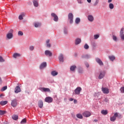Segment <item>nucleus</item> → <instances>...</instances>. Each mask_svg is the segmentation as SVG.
Segmentation results:
<instances>
[{
    "mask_svg": "<svg viewBox=\"0 0 124 124\" xmlns=\"http://www.w3.org/2000/svg\"><path fill=\"white\" fill-rule=\"evenodd\" d=\"M5 113H6V111H5L0 110V115H3Z\"/></svg>",
    "mask_w": 124,
    "mask_h": 124,
    "instance_id": "nucleus-33",
    "label": "nucleus"
},
{
    "mask_svg": "<svg viewBox=\"0 0 124 124\" xmlns=\"http://www.w3.org/2000/svg\"><path fill=\"white\" fill-rule=\"evenodd\" d=\"M77 69V66L73 65V66H71V67H70V71H71L72 72H74V71H75V69Z\"/></svg>",
    "mask_w": 124,
    "mask_h": 124,
    "instance_id": "nucleus-23",
    "label": "nucleus"
},
{
    "mask_svg": "<svg viewBox=\"0 0 124 124\" xmlns=\"http://www.w3.org/2000/svg\"><path fill=\"white\" fill-rule=\"evenodd\" d=\"M33 3L34 4V6L37 7L38 6V3L36 0H33Z\"/></svg>",
    "mask_w": 124,
    "mask_h": 124,
    "instance_id": "nucleus-26",
    "label": "nucleus"
},
{
    "mask_svg": "<svg viewBox=\"0 0 124 124\" xmlns=\"http://www.w3.org/2000/svg\"><path fill=\"white\" fill-rule=\"evenodd\" d=\"M112 0H108V3H111Z\"/></svg>",
    "mask_w": 124,
    "mask_h": 124,
    "instance_id": "nucleus-56",
    "label": "nucleus"
},
{
    "mask_svg": "<svg viewBox=\"0 0 124 124\" xmlns=\"http://www.w3.org/2000/svg\"><path fill=\"white\" fill-rule=\"evenodd\" d=\"M40 90L42 91V92H50V89L46 88H41Z\"/></svg>",
    "mask_w": 124,
    "mask_h": 124,
    "instance_id": "nucleus-13",
    "label": "nucleus"
},
{
    "mask_svg": "<svg viewBox=\"0 0 124 124\" xmlns=\"http://www.w3.org/2000/svg\"><path fill=\"white\" fill-rule=\"evenodd\" d=\"M78 3L79 4H81L82 2L81 0H78Z\"/></svg>",
    "mask_w": 124,
    "mask_h": 124,
    "instance_id": "nucleus-52",
    "label": "nucleus"
},
{
    "mask_svg": "<svg viewBox=\"0 0 124 124\" xmlns=\"http://www.w3.org/2000/svg\"><path fill=\"white\" fill-rule=\"evenodd\" d=\"M105 72L100 73L99 76H98V79H102L105 77Z\"/></svg>",
    "mask_w": 124,
    "mask_h": 124,
    "instance_id": "nucleus-15",
    "label": "nucleus"
},
{
    "mask_svg": "<svg viewBox=\"0 0 124 124\" xmlns=\"http://www.w3.org/2000/svg\"><path fill=\"white\" fill-rule=\"evenodd\" d=\"M1 83H2L1 78H0V84H1Z\"/></svg>",
    "mask_w": 124,
    "mask_h": 124,
    "instance_id": "nucleus-58",
    "label": "nucleus"
},
{
    "mask_svg": "<svg viewBox=\"0 0 124 124\" xmlns=\"http://www.w3.org/2000/svg\"><path fill=\"white\" fill-rule=\"evenodd\" d=\"M16 93H18L21 92V89L19 86L16 87L15 91H14Z\"/></svg>",
    "mask_w": 124,
    "mask_h": 124,
    "instance_id": "nucleus-14",
    "label": "nucleus"
},
{
    "mask_svg": "<svg viewBox=\"0 0 124 124\" xmlns=\"http://www.w3.org/2000/svg\"><path fill=\"white\" fill-rule=\"evenodd\" d=\"M86 67H87V68H89V64L88 63H86Z\"/></svg>",
    "mask_w": 124,
    "mask_h": 124,
    "instance_id": "nucleus-53",
    "label": "nucleus"
},
{
    "mask_svg": "<svg viewBox=\"0 0 124 124\" xmlns=\"http://www.w3.org/2000/svg\"><path fill=\"white\" fill-rule=\"evenodd\" d=\"M58 73L56 72L55 71H53L52 72H51V75H52V76L53 77L58 75Z\"/></svg>",
    "mask_w": 124,
    "mask_h": 124,
    "instance_id": "nucleus-27",
    "label": "nucleus"
},
{
    "mask_svg": "<svg viewBox=\"0 0 124 124\" xmlns=\"http://www.w3.org/2000/svg\"><path fill=\"white\" fill-rule=\"evenodd\" d=\"M117 117L119 118H121V115L119 114V113L117 112H116L114 113V116L110 117V121H111V122H114L116 120V118Z\"/></svg>",
    "mask_w": 124,
    "mask_h": 124,
    "instance_id": "nucleus-1",
    "label": "nucleus"
},
{
    "mask_svg": "<svg viewBox=\"0 0 124 124\" xmlns=\"http://www.w3.org/2000/svg\"><path fill=\"white\" fill-rule=\"evenodd\" d=\"M7 103H8L7 101H2L0 102V105L1 106H5Z\"/></svg>",
    "mask_w": 124,
    "mask_h": 124,
    "instance_id": "nucleus-24",
    "label": "nucleus"
},
{
    "mask_svg": "<svg viewBox=\"0 0 124 124\" xmlns=\"http://www.w3.org/2000/svg\"><path fill=\"white\" fill-rule=\"evenodd\" d=\"M96 62L97 63H98V64H99V65H101V66L104 65L103 62H102V60H101L100 59H99V58H97L96 59Z\"/></svg>",
    "mask_w": 124,
    "mask_h": 124,
    "instance_id": "nucleus-11",
    "label": "nucleus"
},
{
    "mask_svg": "<svg viewBox=\"0 0 124 124\" xmlns=\"http://www.w3.org/2000/svg\"><path fill=\"white\" fill-rule=\"evenodd\" d=\"M46 66H47V63H46V62H43L41 64L40 66V69H43L46 68Z\"/></svg>",
    "mask_w": 124,
    "mask_h": 124,
    "instance_id": "nucleus-12",
    "label": "nucleus"
},
{
    "mask_svg": "<svg viewBox=\"0 0 124 124\" xmlns=\"http://www.w3.org/2000/svg\"><path fill=\"white\" fill-rule=\"evenodd\" d=\"M83 58H84L85 59H88L90 58V56L88 55H86V56H84V57H83Z\"/></svg>",
    "mask_w": 124,
    "mask_h": 124,
    "instance_id": "nucleus-47",
    "label": "nucleus"
},
{
    "mask_svg": "<svg viewBox=\"0 0 124 124\" xmlns=\"http://www.w3.org/2000/svg\"><path fill=\"white\" fill-rule=\"evenodd\" d=\"M83 72V70H82V69L80 68L78 69V73L79 74H82Z\"/></svg>",
    "mask_w": 124,
    "mask_h": 124,
    "instance_id": "nucleus-45",
    "label": "nucleus"
},
{
    "mask_svg": "<svg viewBox=\"0 0 124 124\" xmlns=\"http://www.w3.org/2000/svg\"><path fill=\"white\" fill-rule=\"evenodd\" d=\"M89 48V46L87 44L85 45L84 46V49H88Z\"/></svg>",
    "mask_w": 124,
    "mask_h": 124,
    "instance_id": "nucleus-44",
    "label": "nucleus"
},
{
    "mask_svg": "<svg viewBox=\"0 0 124 124\" xmlns=\"http://www.w3.org/2000/svg\"><path fill=\"white\" fill-rule=\"evenodd\" d=\"M123 31H124V28H122L121 31H120V35H124L123 34Z\"/></svg>",
    "mask_w": 124,
    "mask_h": 124,
    "instance_id": "nucleus-42",
    "label": "nucleus"
},
{
    "mask_svg": "<svg viewBox=\"0 0 124 124\" xmlns=\"http://www.w3.org/2000/svg\"><path fill=\"white\" fill-rule=\"evenodd\" d=\"M34 50V46H30V51H33Z\"/></svg>",
    "mask_w": 124,
    "mask_h": 124,
    "instance_id": "nucleus-43",
    "label": "nucleus"
},
{
    "mask_svg": "<svg viewBox=\"0 0 124 124\" xmlns=\"http://www.w3.org/2000/svg\"><path fill=\"white\" fill-rule=\"evenodd\" d=\"M112 39L114 41L117 42V36H116L115 35H112Z\"/></svg>",
    "mask_w": 124,
    "mask_h": 124,
    "instance_id": "nucleus-34",
    "label": "nucleus"
},
{
    "mask_svg": "<svg viewBox=\"0 0 124 124\" xmlns=\"http://www.w3.org/2000/svg\"><path fill=\"white\" fill-rule=\"evenodd\" d=\"M101 91L104 94H108L109 93V89L107 88H101Z\"/></svg>",
    "mask_w": 124,
    "mask_h": 124,
    "instance_id": "nucleus-6",
    "label": "nucleus"
},
{
    "mask_svg": "<svg viewBox=\"0 0 124 124\" xmlns=\"http://www.w3.org/2000/svg\"><path fill=\"white\" fill-rule=\"evenodd\" d=\"M59 59L60 62H63V55L61 54V55H60L59 56Z\"/></svg>",
    "mask_w": 124,
    "mask_h": 124,
    "instance_id": "nucleus-19",
    "label": "nucleus"
},
{
    "mask_svg": "<svg viewBox=\"0 0 124 124\" xmlns=\"http://www.w3.org/2000/svg\"><path fill=\"white\" fill-rule=\"evenodd\" d=\"M122 39L124 40V34L120 35Z\"/></svg>",
    "mask_w": 124,
    "mask_h": 124,
    "instance_id": "nucleus-49",
    "label": "nucleus"
},
{
    "mask_svg": "<svg viewBox=\"0 0 124 124\" xmlns=\"http://www.w3.org/2000/svg\"><path fill=\"white\" fill-rule=\"evenodd\" d=\"M12 119L13 120L16 121L18 119V116L16 115H14L12 116Z\"/></svg>",
    "mask_w": 124,
    "mask_h": 124,
    "instance_id": "nucleus-32",
    "label": "nucleus"
},
{
    "mask_svg": "<svg viewBox=\"0 0 124 124\" xmlns=\"http://www.w3.org/2000/svg\"><path fill=\"white\" fill-rule=\"evenodd\" d=\"M53 98L50 96H48L45 98V102H47L48 103H50L53 102Z\"/></svg>",
    "mask_w": 124,
    "mask_h": 124,
    "instance_id": "nucleus-5",
    "label": "nucleus"
},
{
    "mask_svg": "<svg viewBox=\"0 0 124 124\" xmlns=\"http://www.w3.org/2000/svg\"><path fill=\"white\" fill-rule=\"evenodd\" d=\"M23 17H24V16H18V19L19 20H22L23 19Z\"/></svg>",
    "mask_w": 124,
    "mask_h": 124,
    "instance_id": "nucleus-48",
    "label": "nucleus"
},
{
    "mask_svg": "<svg viewBox=\"0 0 124 124\" xmlns=\"http://www.w3.org/2000/svg\"><path fill=\"white\" fill-rule=\"evenodd\" d=\"M108 7H109L110 9H114V4L111 3H110L108 5Z\"/></svg>",
    "mask_w": 124,
    "mask_h": 124,
    "instance_id": "nucleus-31",
    "label": "nucleus"
},
{
    "mask_svg": "<svg viewBox=\"0 0 124 124\" xmlns=\"http://www.w3.org/2000/svg\"><path fill=\"white\" fill-rule=\"evenodd\" d=\"M38 106H39V108H43V102L42 101L40 100L39 102H38Z\"/></svg>",
    "mask_w": 124,
    "mask_h": 124,
    "instance_id": "nucleus-16",
    "label": "nucleus"
},
{
    "mask_svg": "<svg viewBox=\"0 0 124 124\" xmlns=\"http://www.w3.org/2000/svg\"><path fill=\"white\" fill-rule=\"evenodd\" d=\"M23 33L22 31H18V36H23Z\"/></svg>",
    "mask_w": 124,
    "mask_h": 124,
    "instance_id": "nucleus-40",
    "label": "nucleus"
},
{
    "mask_svg": "<svg viewBox=\"0 0 124 124\" xmlns=\"http://www.w3.org/2000/svg\"><path fill=\"white\" fill-rule=\"evenodd\" d=\"M69 100L70 101H73L74 100V99H73V98H70L69 99Z\"/></svg>",
    "mask_w": 124,
    "mask_h": 124,
    "instance_id": "nucleus-55",
    "label": "nucleus"
},
{
    "mask_svg": "<svg viewBox=\"0 0 124 124\" xmlns=\"http://www.w3.org/2000/svg\"><path fill=\"white\" fill-rule=\"evenodd\" d=\"M19 16H24V17H25V13H21V15H20Z\"/></svg>",
    "mask_w": 124,
    "mask_h": 124,
    "instance_id": "nucleus-50",
    "label": "nucleus"
},
{
    "mask_svg": "<svg viewBox=\"0 0 124 124\" xmlns=\"http://www.w3.org/2000/svg\"><path fill=\"white\" fill-rule=\"evenodd\" d=\"M83 117H85L86 118H88L89 117H90L91 112H89V111H84L83 113Z\"/></svg>",
    "mask_w": 124,
    "mask_h": 124,
    "instance_id": "nucleus-8",
    "label": "nucleus"
},
{
    "mask_svg": "<svg viewBox=\"0 0 124 124\" xmlns=\"http://www.w3.org/2000/svg\"><path fill=\"white\" fill-rule=\"evenodd\" d=\"M108 113V112L107 110H101V114L104 115H106Z\"/></svg>",
    "mask_w": 124,
    "mask_h": 124,
    "instance_id": "nucleus-28",
    "label": "nucleus"
},
{
    "mask_svg": "<svg viewBox=\"0 0 124 124\" xmlns=\"http://www.w3.org/2000/svg\"><path fill=\"white\" fill-rule=\"evenodd\" d=\"M108 58L111 61H113L114 60H115V57H114V56H109Z\"/></svg>",
    "mask_w": 124,
    "mask_h": 124,
    "instance_id": "nucleus-29",
    "label": "nucleus"
},
{
    "mask_svg": "<svg viewBox=\"0 0 124 124\" xmlns=\"http://www.w3.org/2000/svg\"><path fill=\"white\" fill-rule=\"evenodd\" d=\"M63 32H64V34H65V35L68 34V30L66 29H64Z\"/></svg>",
    "mask_w": 124,
    "mask_h": 124,
    "instance_id": "nucleus-37",
    "label": "nucleus"
},
{
    "mask_svg": "<svg viewBox=\"0 0 124 124\" xmlns=\"http://www.w3.org/2000/svg\"><path fill=\"white\" fill-rule=\"evenodd\" d=\"M45 55H46V56H48V57H51L52 55H53V54L52 53V52H51V51L49 50H46L45 51Z\"/></svg>",
    "mask_w": 124,
    "mask_h": 124,
    "instance_id": "nucleus-9",
    "label": "nucleus"
},
{
    "mask_svg": "<svg viewBox=\"0 0 124 124\" xmlns=\"http://www.w3.org/2000/svg\"><path fill=\"white\" fill-rule=\"evenodd\" d=\"M34 27H35V28H38L39 27L41 26V24L39 23H35L34 24Z\"/></svg>",
    "mask_w": 124,
    "mask_h": 124,
    "instance_id": "nucleus-30",
    "label": "nucleus"
},
{
    "mask_svg": "<svg viewBox=\"0 0 124 124\" xmlns=\"http://www.w3.org/2000/svg\"><path fill=\"white\" fill-rule=\"evenodd\" d=\"M7 89V86H6L3 87V88H2L1 91L3 92Z\"/></svg>",
    "mask_w": 124,
    "mask_h": 124,
    "instance_id": "nucleus-35",
    "label": "nucleus"
},
{
    "mask_svg": "<svg viewBox=\"0 0 124 124\" xmlns=\"http://www.w3.org/2000/svg\"><path fill=\"white\" fill-rule=\"evenodd\" d=\"M77 100H74L73 102L74 103V104H77Z\"/></svg>",
    "mask_w": 124,
    "mask_h": 124,
    "instance_id": "nucleus-54",
    "label": "nucleus"
},
{
    "mask_svg": "<svg viewBox=\"0 0 124 124\" xmlns=\"http://www.w3.org/2000/svg\"><path fill=\"white\" fill-rule=\"evenodd\" d=\"M91 1H92V0H87V2L89 3H91Z\"/></svg>",
    "mask_w": 124,
    "mask_h": 124,
    "instance_id": "nucleus-57",
    "label": "nucleus"
},
{
    "mask_svg": "<svg viewBox=\"0 0 124 124\" xmlns=\"http://www.w3.org/2000/svg\"><path fill=\"white\" fill-rule=\"evenodd\" d=\"M94 121L95 122H98V120H97V119H96V120H94Z\"/></svg>",
    "mask_w": 124,
    "mask_h": 124,
    "instance_id": "nucleus-59",
    "label": "nucleus"
},
{
    "mask_svg": "<svg viewBox=\"0 0 124 124\" xmlns=\"http://www.w3.org/2000/svg\"><path fill=\"white\" fill-rule=\"evenodd\" d=\"M82 90V89L81 87H78L75 90V93L76 94H79L80 93H81V91Z\"/></svg>",
    "mask_w": 124,
    "mask_h": 124,
    "instance_id": "nucleus-10",
    "label": "nucleus"
},
{
    "mask_svg": "<svg viewBox=\"0 0 124 124\" xmlns=\"http://www.w3.org/2000/svg\"><path fill=\"white\" fill-rule=\"evenodd\" d=\"M2 96H3V94H1L0 95V97H1Z\"/></svg>",
    "mask_w": 124,
    "mask_h": 124,
    "instance_id": "nucleus-60",
    "label": "nucleus"
},
{
    "mask_svg": "<svg viewBox=\"0 0 124 124\" xmlns=\"http://www.w3.org/2000/svg\"><path fill=\"white\" fill-rule=\"evenodd\" d=\"M13 30H10L9 32L6 34V38L8 39H11L13 37Z\"/></svg>",
    "mask_w": 124,
    "mask_h": 124,
    "instance_id": "nucleus-3",
    "label": "nucleus"
},
{
    "mask_svg": "<svg viewBox=\"0 0 124 124\" xmlns=\"http://www.w3.org/2000/svg\"><path fill=\"white\" fill-rule=\"evenodd\" d=\"M98 3H99V0H96V1L93 4L94 6H96V5H97Z\"/></svg>",
    "mask_w": 124,
    "mask_h": 124,
    "instance_id": "nucleus-41",
    "label": "nucleus"
},
{
    "mask_svg": "<svg viewBox=\"0 0 124 124\" xmlns=\"http://www.w3.org/2000/svg\"><path fill=\"white\" fill-rule=\"evenodd\" d=\"M76 117H77L78 119L81 120L83 119V115L81 113H78L76 114Z\"/></svg>",
    "mask_w": 124,
    "mask_h": 124,
    "instance_id": "nucleus-22",
    "label": "nucleus"
},
{
    "mask_svg": "<svg viewBox=\"0 0 124 124\" xmlns=\"http://www.w3.org/2000/svg\"><path fill=\"white\" fill-rule=\"evenodd\" d=\"M51 16H52V17H53V20L55 22H58V16L56 15V14H55V13H52L51 14Z\"/></svg>",
    "mask_w": 124,
    "mask_h": 124,
    "instance_id": "nucleus-7",
    "label": "nucleus"
},
{
    "mask_svg": "<svg viewBox=\"0 0 124 124\" xmlns=\"http://www.w3.org/2000/svg\"><path fill=\"white\" fill-rule=\"evenodd\" d=\"M104 101H105V102L108 103L109 100H108V99L105 98V100H104Z\"/></svg>",
    "mask_w": 124,
    "mask_h": 124,
    "instance_id": "nucleus-51",
    "label": "nucleus"
},
{
    "mask_svg": "<svg viewBox=\"0 0 124 124\" xmlns=\"http://www.w3.org/2000/svg\"><path fill=\"white\" fill-rule=\"evenodd\" d=\"M119 91H120L122 93H124V87H121V88L119 89Z\"/></svg>",
    "mask_w": 124,
    "mask_h": 124,
    "instance_id": "nucleus-36",
    "label": "nucleus"
},
{
    "mask_svg": "<svg viewBox=\"0 0 124 124\" xmlns=\"http://www.w3.org/2000/svg\"><path fill=\"white\" fill-rule=\"evenodd\" d=\"M81 39L77 38L76 39L75 44L76 45H78V44H80V43H81Z\"/></svg>",
    "mask_w": 124,
    "mask_h": 124,
    "instance_id": "nucleus-18",
    "label": "nucleus"
},
{
    "mask_svg": "<svg viewBox=\"0 0 124 124\" xmlns=\"http://www.w3.org/2000/svg\"><path fill=\"white\" fill-rule=\"evenodd\" d=\"M99 35L98 34L94 35V39L97 40L98 38H99Z\"/></svg>",
    "mask_w": 124,
    "mask_h": 124,
    "instance_id": "nucleus-38",
    "label": "nucleus"
},
{
    "mask_svg": "<svg viewBox=\"0 0 124 124\" xmlns=\"http://www.w3.org/2000/svg\"><path fill=\"white\" fill-rule=\"evenodd\" d=\"M88 19L91 22H93L94 20L93 16L92 15H89V16H88Z\"/></svg>",
    "mask_w": 124,
    "mask_h": 124,
    "instance_id": "nucleus-17",
    "label": "nucleus"
},
{
    "mask_svg": "<svg viewBox=\"0 0 124 124\" xmlns=\"http://www.w3.org/2000/svg\"><path fill=\"white\" fill-rule=\"evenodd\" d=\"M68 21L70 22V24H73L74 22V15L72 13H69L68 15Z\"/></svg>",
    "mask_w": 124,
    "mask_h": 124,
    "instance_id": "nucleus-2",
    "label": "nucleus"
},
{
    "mask_svg": "<svg viewBox=\"0 0 124 124\" xmlns=\"http://www.w3.org/2000/svg\"><path fill=\"white\" fill-rule=\"evenodd\" d=\"M46 47H47L48 48H50L51 47V44H50V40H46Z\"/></svg>",
    "mask_w": 124,
    "mask_h": 124,
    "instance_id": "nucleus-21",
    "label": "nucleus"
},
{
    "mask_svg": "<svg viewBox=\"0 0 124 124\" xmlns=\"http://www.w3.org/2000/svg\"><path fill=\"white\" fill-rule=\"evenodd\" d=\"M27 122V120H26V119H24L21 121V124H26V122Z\"/></svg>",
    "mask_w": 124,
    "mask_h": 124,
    "instance_id": "nucleus-39",
    "label": "nucleus"
},
{
    "mask_svg": "<svg viewBox=\"0 0 124 124\" xmlns=\"http://www.w3.org/2000/svg\"><path fill=\"white\" fill-rule=\"evenodd\" d=\"M21 56L20 54L17 53H15L13 55V57H14L15 59H16L17 57H19Z\"/></svg>",
    "mask_w": 124,
    "mask_h": 124,
    "instance_id": "nucleus-20",
    "label": "nucleus"
},
{
    "mask_svg": "<svg viewBox=\"0 0 124 124\" xmlns=\"http://www.w3.org/2000/svg\"><path fill=\"white\" fill-rule=\"evenodd\" d=\"M4 62V60L3 59L2 57L0 56V62Z\"/></svg>",
    "mask_w": 124,
    "mask_h": 124,
    "instance_id": "nucleus-46",
    "label": "nucleus"
},
{
    "mask_svg": "<svg viewBox=\"0 0 124 124\" xmlns=\"http://www.w3.org/2000/svg\"><path fill=\"white\" fill-rule=\"evenodd\" d=\"M81 22V19L79 18H76V20H75V22L76 23V24H78L79 23Z\"/></svg>",
    "mask_w": 124,
    "mask_h": 124,
    "instance_id": "nucleus-25",
    "label": "nucleus"
},
{
    "mask_svg": "<svg viewBox=\"0 0 124 124\" xmlns=\"http://www.w3.org/2000/svg\"><path fill=\"white\" fill-rule=\"evenodd\" d=\"M11 106L13 108H15L17 106V100L16 99L12 100V102L11 103Z\"/></svg>",
    "mask_w": 124,
    "mask_h": 124,
    "instance_id": "nucleus-4",
    "label": "nucleus"
}]
</instances>
